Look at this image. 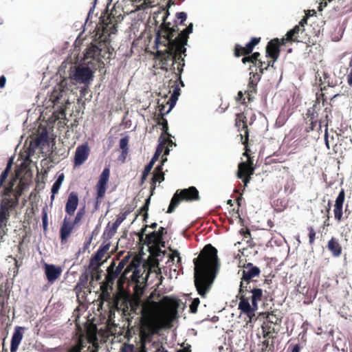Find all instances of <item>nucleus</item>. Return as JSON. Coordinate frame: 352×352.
Masks as SVG:
<instances>
[{
    "label": "nucleus",
    "instance_id": "4468645a",
    "mask_svg": "<svg viewBox=\"0 0 352 352\" xmlns=\"http://www.w3.org/2000/svg\"><path fill=\"white\" fill-rule=\"evenodd\" d=\"M246 116L243 113L236 115L235 126L239 131H244V134H241V140L244 146L247 147V142L249 140V130L247 125Z\"/></svg>",
    "mask_w": 352,
    "mask_h": 352
},
{
    "label": "nucleus",
    "instance_id": "338daca9",
    "mask_svg": "<svg viewBox=\"0 0 352 352\" xmlns=\"http://www.w3.org/2000/svg\"><path fill=\"white\" fill-rule=\"evenodd\" d=\"M92 267V270H93V272L91 273V278L92 279H96V280H98L100 279V272H99V269L96 270L94 269V267Z\"/></svg>",
    "mask_w": 352,
    "mask_h": 352
},
{
    "label": "nucleus",
    "instance_id": "f03ea898",
    "mask_svg": "<svg viewBox=\"0 0 352 352\" xmlns=\"http://www.w3.org/2000/svg\"><path fill=\"white\" fill-rule=\"evenodd\" d=\"M162 23L158 30L155 44L157 48L156 58L160 60L161 68L166 71L173 70L182 87L184 86L181 78V74L184 66V58L182 54L186 56L188 35L192 32V23L182 30L173 38L175 34L179 30L177 25L170 27V23L166 22L169 15L168 10H164L162 12Z\"/></svg>",
    "mask_w": 352,
    "mask_h": 352
},
{
    "label": "nucleus",
    "instance_id": "69168bd1",
    "mask_svg": "<svg viewBox=\"0 0 352 352\" xmlns=\"http://www.w3.org/2000/svg\"><path fill=\"white\" fill-rule=\"evenodd\" d=\"M132 269L133 267L131 265H127L125 270H124L123 273L121 274V277L119 279V281H120L122 278H126L128 273L130 272L132 270Z\"/></svg>",
    "mask_w": 352,
    "mask_h": 352
},
{
    "label": "nucleus",
    "instance_id": "a19ab883",
    "mask_svg": "<svg viewBox=\"0 0 352 352\" xmlns=\"http://www.w3.org/2000/svg\"><path fill=\"white\" fill-rule=\"evenodd\" d=\"M85 214V207H82V208H80L78 210V212H77V213H76V216L74 217V219L72 221L73 223H76V225L78 224L81 221V220L83 218Z\"/></svg>",
    "mask_w": 352,
    "mask_h": 352
},
{
    "label": "nucleus",
    "instance_id": "c85d7f7f",
    "mask_svg": "<svg viewBox=\"0 0 352 352\" xmlns=\"http://www.w3.org/2000/svg\"><path fill=\"white\" fill-rule=\"evenodd\" d=\"M89 274L87 272L82 273L80 275L78 282L74 287V291L77 296L79 295V294L82 291V289H89Z\"/></svg>",
    "mask_w": 352,
    "mask_h": 352
},
{
    "label": "nucleus",
    "instance_id": "7c9ffc66",
    "mask_svg": "<svg viewBox=\"0 0 352 352\" xmlns=\"http://www.w3.org/2000/svg\"><path fill=\"white\" fill-rule=\"evenodd\" d=\"M282 318L283 316L281 312L279 310L276 309L267 314L264 322H269L270 325L274 324L280 326Z\"/></svg>",
    "mask_w": 352,
    "mask_h": 352
},
{
    "label": "nucleus",
    "instance_id": "79ce46f5",
    "mask_svg": "<svg viewBox=\"0 0 352 352\" xmlns=\"http://www.w3.org/2000/svg\"><path fill=\"white\" fill-rule=\"evenodd\" d=\"M344 199H345V192H344V190L343 188H342L341 190L340 191L338 197H336L334 205L343 206Z\"/></svg>",
    "mask_w": 352,
    "mask_h": 352
},
{
    "label": "nucleus",
    "instance_id": "2f4dec72",
    "mask_svg": "<svg viewBox=\"0 0 352 352\" xmlns=\"http://www.w3.org/2000/svg\"><path fill=\"white\" fill-rule=\"evenodd\" d=\"M171 136H168L167 135H164V133H162L159 138V144H163V149H164V155H168L170 152L169 146H176V144L174 143L170 140Z\"/></svg>",
    "mask_w": 352,
    "mask_h": 352
},
{
    "label": "nucleus",
    "instance_id": "58836bf2",
    "mask_svg": "<svg viewBox=\"0 0 352 352\" xmlns=\"http://www.w3.org/2000/svg\"><path fill=\"white\" fill-rule=\"evenodd\" d=\"M295 190V183L292 178H289L287 179L285 185H284V190L285 193L290 195Z\"/></svg>",
    "mask_w": 352,
    "mask_h": 352
},
{
    "label": "nucleus",
    "instance_id": "f3484780",
    "mask_svg": "<svg viewBox=\"0 0 352 352\" xmlns=\"http://www.w3.org/2000/svg\"><path fill=\"white\" fill-rule=\"evenodd\" d=\"M76 223H73V221L69 217H65L63 223L60 228V239L61 243H65L67 241L68 238L70 236Z\"/></svg>",
    "mask_w": 352,
    "mask_h": 352
},
{
    "label": "nucleus",
    "instance_id": "37998d69",
    "mask_svg": "<svg viewBox=\"0 0 352 352\" xmlns=\"http://www.w3.org/2000/svg\"><path fill=\"white\" fill-rule=\"evenodd\" d=\"M129 138L126 135L120 140L119 146L121 150H129Z\"/></svg>",
    "mask_w": 352,
    "mask_h": 352
},
{
    "label": "nucleus",
    "instance_id": "c03bdc74",
    "mask_svg": "<svg viewBox=\"0 0 352 352\" xmlns=\"http://www.w3.org/2000/svg\"><path fill=\"white\" fill-rule=\"evenodd\" d=\"M11 164H12V161L10 160L8 162L6 168L1 174V176H0V185H2L3 183L5 182V180L6 179L8 175V172H9V169H10V167Z\"/></svg>",
    "mask_w": 352,
    "mask_h": 352
},
{
    "label": "nucleus",
    "instance_id": "f8f14e48",
    "mask_svg": "<svg viewBox=\"0 0 352 352\" xmlns=\"http://www.w3.org/2000/svg\"><path fill=\"white\" fill-rule=\"evenodd\" d=\"M109 176H110L109 168H104L102 173L100 175L98 182L96 184L97 197H96V209H97L98 205L100 202V199H102L105 195Z\"/></svg>",
    "mask_w": 352,
    "mask_h": 352
},
{
    "label": "nucleus",
    "instance_id": "774afa93",
    "mask_svg": "<svg viewBox=\"0 0 352 352\" xmlns=\"http://www.w3.org/2000/svg\"><path fill=\"white\" fill-rule=\"evenodd\" d=\"M158 236L160 238L162 241H163V236L165 235L167 232L166 229L164 227H160L158 230V231H156Z\"/></svg>",
    "mask_w": 352,
    "mask_h": 352
},
{
    "label": "nucleus",
    "instance_id": "4d7b16f0",
    "mask_svg": "<svg viewBox=\"0 0 352 352\" xmlns=\"http://www.w3.org/2000/svg\"><path fill=\"white\" fill-rule=\"evenodd\" d=\"M347 82L352 86V56L349 62V72L347 74Z\"/></svg>",
    "mask_w": 352,
    "mask_h": 352
},
{
    "label": "nucleus",
    "instance_id": "bf43d9fd",
    "mask_svg": "<svg viewBox=\"0 0 352 352\" xmlns=\"http://www.w3.org/2000/svg\"><path fill=\"white\" fill-rule=\"evenodd\" d=\"M176 17L178 20H180V24H183L187 18V14L184 12H177Z\"/></svg>",
    "mask_w": 352,
    "mask_h": 352
},
{
    "label": "nucleus",
    "instance_id": "de8ad7c7",
    "mask_svg": "<svg viewBox=\"0 0 352 352\" xmlns=\"http://www.w3.org/2000/svg\"><path fill=\"white\" fill-rule=\"evenodd\" d=\"M330 210H331V201H329L327 204V206H326V209H325V212H326V219L324 220V223H323V226L324 227H328L330 226V223H329V213H330Z\"/></svg>",
    "mask_w": 352,
    "mask_h": 352
},
{
    "label": "nucleus",
    "instance_id": "9b49d317",
    "mask_svg": "<svg viewBox=\"0 0 352 352\" xmlns=\"http://www.w3.org/2000/svg\"><path fill=\"white\" fill-rule=\"evenodd\" d=\"M128 263V258H124L122 259L118 266H116V263L113 261L111 262L110 265L107 269V275L105 276L106 280H107V283L110 284H114L115 280L119 276V275L121 274V272L125 265H126Z\"/></svg>",
    "mask_w": 352,
    "mask_h": 352
},
{
    "label": "nucleus",
    "instance_id": "6e6552de",
    "mask_svg": "<svg viewBox=\"0 0 352 352\" xmlns=\"http://www.w3.org/2000/svg\"><path fill=\"white\" fill-rule=\"evenodd\" d=\"M261 37H252L251 40L245 45L242 46L240 44H235L234 47V56L236 58L243 56L242 63L246 64L247 63H252L250 55L254 49L255 46L261 42Z\"/></svg>",
    "mask_w": 352,
    "mask_h": 352
},
{
    "label": "nucleus",
    "instance_id": "6e6d98bb",
    "mask_svg": "<svg viewBox=\"0 0 352 352\" xmlns=\"http://www.w3.org/2000/svg\"><path fill=\"white\" fill-rule=\"evenodd\" d=\"M42 222H43V230H44V231H46L47 230L48 223H47V214L45 211H43V214H42Z\"/></svg>",
    "mask_w": 352,
    "mask_h": 352
},
{
    "label": "nucleus",
    "instance_id": "c9c22d12",
    "mask_svg": "<svg viewBox=\"0 0 352 352\" xmlns=\"http://www.w3.org/2000/svg\"><path fill=\"white\" fill-rule=\"evenodd\" d=\"M104 254L98 250L96 254L91 257L90 261V266L94 267V269L97 270L100 269L102 263L100 262Z\"/></svg>",
    "mask_w": 352,
    "mask_h": 352
},
{
    "label": "nucleus",
    "instance_id": "b1692460",
    "mask_svg": "<svg viewBox=\"0 0 352 352\" xmlns=\"http://www.w3.org/2000/svg\"><path fill=\"white\" fill-rule=\"evenodd\" d=\"M23 327H16L11 339L10 352H16L23 339Z\"/></svg>",
    "mask_w": 352,
    "mask_h": 352
},
{
    "label": "nucleus",
    "instance_id": "ea45409f",
    "mask_svg": "<svg viewBox=\"0 0 352 352\" xmlns=\"http://www.w3.org/2000/svg\"><path fill=\"white\" fill-rule=\"evenodd\" d=\"M333 214L335 219L340 223L343 217V206L334 205Z\"/></svg>",
    "mask_w": 352,
    "mask_h": 352
},
{
    "label": "nucleus",
    "instance_id": "7ed1b4c3",
    "mask_svg": "<svg viewBox=\"0 0 352 352\" xmlns=\"http://www.w3.org/2000/svg\"><path fill=\"white\" fill-rule=\"evenodd\" d=\"M260 274L261 270L258 267L252 263L245 264L236 296L239 300L238 309L240 314L245 315L250 322L256 318L255 312L258 309V302L265 299L263 289L256 285V280L254 279L258 277Z\"/></svg>",
    "mask_w": 352,
    "mask_h": 352
},
{
    "label": "nucleus",
    "instance_id": "864d4df0",
    "mask_svg": "<svg viewBox=\"0 0 352 352\" xmlns=\"http://www.w3.org/2000/svg\"><path fill=\"white\" fill-rule=\"evenodd\" d=\"M151 346L155 349L153 352H168L158 342H153Z\"/></svg>",
    "mask_w": 352,
    "mask_h": 352
},
{
    "label": "nucleus",
    "instance_id": "5701e85b",
    "mask_svg": "<svg viewBox=\"0 0 352 352\" xmlns=\"http://www.w3.org/2000/svg\"><path fill=\"white\" fill-rule=\"evenodd\" d=\"M79 198L78 195L76 192H71L69 194L67 200L65 204V210L67 214L72 216L74 214L78 206Z\"/></svg>",
    "mask_w": 352,
    "mask_h": 352
},
{
    "label": "nucleus",
    "instance_id": "72a5a7b5",
    "mask_svg": "<svg viewBox=\"0 0 352 352\" xmlns=\"http://www.w3.org/2000/svg\"><path fill=\"white\" fill-rule=\"evenodd\" d=\"M145 243L148 245H158L162 243V246L164 247V242L162 241L160 238L158 236L156 231H153L145 236Z\"/></svg>",
    "mask_w": 352,
    "mask_h": 352
},
{
    "label": "nucleus",
    "instance_id": "6ab92c4d",
    "mask_svg": "<svg viewBox=\"0 0 352 352\" xmlns=\"http://www.w3.org/2000/svg\"><path fill=\"white\" fill-rule=\"evenodd\" d=\"M45 274L49 283H53L57 280L62 273V269L59 266L53 264H44Z\"/></svg>",
    "mask_w": 352,
    "mask_h": 352
},
{
    "label": "nucleus",
    "instance_id": "a211bd4d",
    "mask_svg": "<svg viewBox=\"0 0 352 352\" xmlns=\"http://www.w3.org/2000/svg\"><path fill=\"white\" fill-rule=\"evenodd\" d=\"M89 155V148L87 144H83L76 148L74 155V166L82 165L88 158Z\"/></svg>",
    "mask_w": 352,
    "mask_h": 352
},
{
    "label": "nucleus",
    "instance_id": "e433bc0d",
    "mask_svg": "<svg viewBox=\"0 0 352 352\" xmlns=\"http://www.w3.org/2000/svg\"><path fill=\"white\" fill-rule=\"evenodd\" d=\"M321 84L320 85H323L321 87V91H324L326 89V86L330 87H334L336 85V82L333 78L330 77L329 75L324 73L323 75V79H320Z\"/></svg>",
    "mask_w": 352,
    "mask_h": 352
},
{
    "label": "nucleus",
    "instance_id": "8fccbe9b",
    "mask_svg": "<svg viewBox=\"0 0 352 352\" xmlns=\"http://www.w3.org/2000/svg\"><path fill=\"white\" fill-rule=\"evenodd\" d=\"M163 151H164L163 149V144H159L151 160H153V162H155V161L157 160L159 156L162 154Z\"/></svg>",
    "mask_w": 352,
    "mask_h": 352
},
{
    "label": "nucleus",
    "instance_id": "ddd939ff",
    "mask_svg": "<svg viewBox=\"0 0 352 352\" xmlns=\"http://www.w3.org/2000/svg\"><path fill=\"white\" fill-rule=\"evenodd\" d=\"M305 32L299 25H296L293 29L290 30L285 34V38L279 39V47L283 45L287 41L289 42H303L305 38V35H302Z\"/></svg>",
    "mask_w": 352,
    "mask_h": 352
},
{
    "label": "nucleus",
    "instance_id": "603ef678",
    "mask_svg": "<svg viewBox=\"0 0 352 352\" xmlns=\"http://www.w3.org/2000/svg\"><path fill=\"white\" fill-rule=\"evenodd\" d=\"M61 184L59 183V182H55L54 184L52 185L51 192H52V196L51 199H54V195L58 193L60 188Z\"/></svg>",
    "mask_w": 352,
    "mask_h": 352
},
{
    "label": "nucleus",
    "instance_id": "bb28decb",
    "mask_svg": "<svg viewBox=\"0 0 352 352\" xmlns=\"http://www.w3.org/2000/svg\"><path fill=\"white\" fill-rule=\"evenodd\" d=\"M327 248L334 257H339L342 254V248L338 239L332 237L327 243Z\"/></svg>",
    "mask_w": 352,
    "mask_h": 352
},
{
    "label": "nucleus",
    "instance_id": "412c9836",
    "mask_svg": "<svg viewBox=\"0 0 352 352\" xmlns=\"http://www.w3.org/2000/svg\"><path fill=\"white\" fill-rule=\"evenodd\" d=\"M279 38L272 39L266 46V56L272 59L278 60L280 56Z\"/></svg>",
    "mask_w": 352,
    "mask_h": 352
},
{
    "label": "nucleus",
    "instance_id": "4be33fe9",
    "mask_svg": "<svg viewBox=\"0 0 352 352\" xmlns=\"http://www.w3.org/2000/svg\"><path fill=\"white\" fill-rule=\"evenodd\" d=\"M250 75V77L248 85V90L245 91L249 101L252 100V95L256 92L257 84L261 78V74H258L256 72H251Z\"/></svg>",
    "mask_w": 352,
    "mask_h": 352
},
{
    "label": "nucleus",
    "instance_id": "9d476101",
    "mask_svg": "<svg viewBox=\"0 0 352 352\" xmlns=\"http://www.w3.org/2000/svg\"><path fill=\"white\" fill-rule=\"evenodd\" d=\"M112 302V305H110V311H122V314L125 317L129 315L130 297L120 293H116L113 295Z\"/></svg>",
    "mask_w": 352,
    "mask_h": 352
},
{
    "label": "nucleus",
    "instance_id": "052dcab7",
    "mask_svg": "<svg viewBox=\"0 0 352 352\" xmlns=\"http://www.w3.org/2000/svg\"><path fill=\"white\" fill-rule=\"evenodd\" d=\"M111 244L109 242L107 243L106 244H103L98 249L99 251L102 252L104 255L108 252L109 248H110Z\"/></svg>",
    "mask_w": 352,
    "mask_h": 352
},
{
    "label": "nucleus",
    "instance_id": "1a4fd4ad",
    "mask_svg": "<svg viewBox=\"0 0 352 352\" xmlns=\"http://www.w3.org/2000/svg\"><path fill=\"white\" fill-rule=\"evenodd\" d=\"M327 122L325 123V133H324V142L326 146L328 149H330L331 146L332 147L335 153H338L341 152L338 146V144L342 138H344L342 134V129H338L339 132L337 131L331 130V132L333 133L331 136L328 132V124H329V115H326Z\"/></svg>",
    "mask_w": 352,
    "mask_h": 352
},
{
    "label": "nucleus",
    "instance_id": "13d9d810",
    "mask_svg": "<svg viewBox=\"0 0 352 352\" xmlns=\"http://www.w3.org/2000/svg\"><path fill=\"white\" fill-rule=\"evenodd\" d=\"M151 170V169L148 168V167H146V166L144 167V169L142 172V177H141V183L142 184H143L146 181Z\"/></svg>",
    "mask_w": 352,
    "mask_h": 352
},
{
    "label": "nucleus",
    "instance_id": "a18cd8bd",
    "mask_svg": "<svg viewBox=\"0 0 352 352\" xmlns=\"http://www.w3.org/2000/svg\"><path fill=\"white\" fill-rule=\"evenodd\" d=\"M250 150L248 146V142H247V147L245 146V152L243 155L247 157L248 160L245 162L250 166L254 167L253 159L250 155Z\"/></svg>",
    "mask_w": 352,
    "mask_h": 352
},
{
    "label": "nucleus",
    "instance_id": "e2e57ef3",
    "mask_svg": "<svg viewBox=\"0 0 352 352\" xmlns=\"http://www.w3.org/2000/svg\"><path fill=\"white\" fill-rule=\"evenodd\" d=\"M260 56H261V54L259 52H258L252 53V54L250 55V57H251V59H252V63L253 65L256 64L257 63V61H258L260 60L259 59Z\"/></svg>",
    "mask_w": 352,
    "mask_h": 352
},
{
    "label": "nucleus",
    "instance_id": "39448f33",
    "mask_svg": "<svg viewBox=\"0 0 352 352\" xmlns=\"http://www.w3.org/2000/svg\"><path fill=\"white\" fill-rule=\"evenodd\" d=\"M96 36L99 40L100 47L93 44L88 47L84 54L85 60L89 58L95 59L98 56L101 51L107 48L111 34L117 32V21L112 12L110 14L104 13L103 16L100 17V21L96 25Z\"/></svg>",
    "mask_w": 352,
    "mask_h": 352
},
{
    "label": "nucleus",
    "instance_id": "680f3d73",
    "mask_svg": "<svg viewBox=\"0 0 352 352\" xmlns=\"http://www.w3.org/2000/svg\"><path fill=\"white\" fill-rule=\"evenodd\" d=\"M111 244L109 242L107 243L106 244H103L98 249L99 251L102 252L104 255L108 252L109 248H110Z\"/></svg>",
    "mask_w": 352,
    "mask_h": 352
},
{
    "label": "nucleus",
    "instance_id": "0e129e2a",
    "mask_svg": "<svg viewBox=\"0 0 352 352\" xmlns=\"http://www.w3.org/2000/svg\"><path fill=\"white\" fill-rule=\"evenodd\" d=\"M149 204H150V197H148L146 199L144 206L140 208V212H144V213L148 212Z\"/></svg>",
    "mask_w": 352,
    "mask_h": 352
},
{
    "label": "nucleus",
    "instance_id": "2eb2a0df",
    "mask_svg": "<svg viewBox=\"0 0 352 352\" xmlns=\"http://www.w3.org/2000/svg\"><path fill=\"white\" fill-rule=\"evenodd\" d=\"M70 76L78 83H87L92 78L93 72L89 67H79L72 74H70Z\"/></svg>",
    "mask_w": 352,
    "mask_h": 352
},
{
    "label": "nucleus",
    "instance_id": "393cba45",
    "mask_svg": "<svg viewBox=\"0 0 352 352\" xmlns=\"http://www.w3.org/2000/svg\"><path fill=\"white\" fill-rule=\"evenodd\" d=\"M170 111L168 109L165 111V106L161 105L160 108V114L157 118V123L158 125L162 126V133L164 135H167L168 136H171V135L168 133V122L166 118H164V115L169 113Z\"/></svg>",
    "mask_w": 352,
    "mask_h": 352
},
{
    "label": "nucleus",
    "instance_id": "5fc2aeb1",
    "mask_svg": "<svg viewBox=\"0 0 352 352\" xmlns=\"http://www.w3.org/2000/svg\"><path fill=\"white\" fill-rule=\"evenodd\" d=\"M255 67L258 69V74H261V76L263 74L265 69V66L266 65L265 62L262 61L261 59L257 61L256 64H254Z\"/></svg>",
    "mask_w": 352,
    "mask_h": 352
},
{
    "label": "nucleus",
    "instance_id": "20e7f679",
    "mask_svg": "<svg viewBox=\"0 0 352 352\" xmlns=\"http://www.w3.org/2000/svg\"><path fill=\"white\" fill-rule=\"evenodd\" d=\"M193 263L195 288L201 297L206 298L219 270L217 250L211 244L206 245L199 256L194 258Z\"/></svg>",
    "mask_w": 352,
    "mask_h": 352
},
{
    "label": "nucleus",
    "instance_id": "423d86ee",
    "mask_svg": "<svg viewBox=\"0 0 352 352\" xmlns=\"http://www.w3.org/2000/svg\"><path fill=\"white\" fill-rule=\"evenodd\" d=\"M70 90L67 87V83L65 80L54 87L53 91L50 95V100L61 113H64L67 109V105L69 104V94Z\"/></svg>",
    "mask_w": 352,
    "mask_h": 352
},
{
    "label": "nucleus",
    "instance_id": "3c124183",
    "mask_svg": "<svg viewBox=\"0 0 352 352\" xmlns=\"http://www.w3.org/2000/svg\"><path fill=\"white\" fill-rule=\"evenodd\" d=\"M303 348L304 344L302 343H297L295 344H291L289 346L288 350L291 349V352H300Z\"/></svg>",
    "mask_w": 352,
    "mask_h": 352
},
{
    "label": "nucleus",
    "instance_id": "49530a36",
    "mask_svg": "<svg viewBox=\"0 0 352 352\" xmlns=\"http://www.w3.org/2000/svg\"><path fill=\"white\" fill-rule=\"evenodd\" d=\"M200 303V300L198 298H194L190 305V311L192 314H196L197 312V307Z\"/></svg>",
    "mask_w": 352,
    "mask_h": 352
},
{
    "label": "nucleus",
    "instance_id": "aec40b11",
    "mask_svg": "<svg viewBox=\"0 0 352 352\" xmlns=\"http://www.w3.org/2000/svg\"><path fill=\"white\" fill-rule=\"evenodd\" d=\"M113 285V284L107 283V280H104L100 285L101 293L99 296V298L101 300V303H103L104 302H107L109 309L110 305H111L113 303L112 301L113 300V295L111 296L109 290L112 289Z\"/></svg>",
    "mask_w": 352,
    "mask_h": 352
},
{
    "label": "nucleus",
    "instance_id": "0eeeda50",
    "mask_svg": "<svg viewBox=\"0 0 352 352\" xmlns=\"http://www.w3.org/2000/svg\"><path fill=\"white\" fill-rule=\"evenodd\" d=\"M199 199L200 197L199 191L195 186H190L188 188L182 190H177L170 200V203L166 212H173L182 201H194Z\"/></svg>",
    "mask_w": 352,
    "mask_h": 352
},
{
    "label": "nucleus",
    "instance_id": "473e14b6",
    "mask_svg": "<svg viewBox=\"0 0 352 352\" xmlns=\"http://www.w3.org/2000/svg\"><path fill=\"white\" fill-rule=\"evenodd\" d=\"M310 121L309 126L307 127V131L309 132L310 131H321L322 130V124H324L325 125V123L327 122V118H325V120H320L319 123H318V120L314 116V113H311L310 115V118L309 120Z\"/></svg>",
    "mask_w": 352,
    "mask_h": 352
},
{
    "label": "nucleus",
    "instance_id": "a878e982",
    "mask_svg": "<svg viewBox=\"0 0 352 352\" xmlns=\"http://www.w3.org/2000/svg\"><path fill=\"white\" fill-rule=\"evenodd\" d=\"M279 327L280 326L274 324L270 325L269 322H263L261 326L263 337L271 336L277 338L279 331Z\"/></svg>",
    "mask_w": 352,
    "mask_h": 352
},
{
    "label": "nucleus",
    "instance_id": "cd10ccee",
    "mask_svg": "<svg viewBox=\"0 0 352 352\" xmlns=\"http://www.w3.org/2000/svg\"><path fill=\"white\" fill-rule=\"evenodd\" d=\"M263 340L261 342V352H274L275 342L277 338L275 337H263Z\"/></svg>",
    "mask_w": 352,
    "mask_h": 352
},
{
    "label": "nucleus",
    "instance_id": "09e8293b",
    "mask_svg": "<svg viewBox=\"0 0 352 352\" xmlns=\"http://www.w3.org/2000/svg\"><path fill=\"white\" fill-rule=\"evenodd\" d=\"M309 230V242L310 245H313L316 239V232L313 227L310 226L308 228Z\"/></svg>",
    "mask_w": 352,
    "mask_h": 352
},
{
    "label": "nucleus",
    "instance_id": "c756f323",
    "mask_svg": "<svg viewBox=\"0 0 352 352\" xmlns=\"http://www.w3.org/2000/svg\"><path fill=\"white\" fill-rule=\"evenodd\" d=\"M164 180V174L162 172V164L157 166L153 173L152 182H151V195L155 188V184L157 182H162Z\"/></svg>",
    "mask_w": 352,
    "mask_h": 352
},
{
    "label": "nucleus",
    "instance_id": "f257e3e1",
    "mask_svg": "<svg viewBox=\"0 0 352 352\" xmlns=\"http://www.w3.org/2000/svg\"><path fill=\"white\" fill-rule=\"evenodd\" d=\"M160 294L151 292L144 302L140 298H131L129 305V315L141 314L140 324V339L142 348L152 341L154 335L166 328L177 314L179 305L177 299L165 296L160 301Z\"/></svg>",
    "mask_w": 352,
    "mask_h": 352
},
{
    "label": "nucleus",
    "instance_id": "dca6fc26",
    "mask_svg": "<svg viewBox=\"0 0 352 352\" xmlns=\"http://www.w3.org/2000/svg\"><path fill=\"white\" fill-rule=\"evenodd\" d=\"M254 167L250 166L246 162H241L238 165L237 177L242 179L244 186H247L250 182L252 175L254 173Z\"/></svg>",
    "mask_w": 352,
    "mask_h": 352
},
{
    "label": "nucleus",
    "instance_id": "f704fd0d",
    "mask_svg": "<svg viewBox=\"0 0 352 352\" xmlns=\"http://www.w3.org/2000/svg\"><path fill=\"white\" fill-rule=\"evenodd\" d=\"M171 87H173V94L170 96V102H167V104H169L168 111H170L174 107L179 96L180 95V89L178 85H177V81H175Z\"/></svg>",
    "mask_w": 352,
    "mask_h": 352
},
{
    "label": "nucleus",
    "instance_id": "4c0bfd02",
    "mask_svg": "<svg viewBox=\"0 0 352 352\" xmlns=\"http://www.w3.org/2000/svg\"><path fill=\"white\" fill-rule=\"evenodd\" d=\"M118 227L119 226L115 222L113 223L111 226L110 223H108L106 230L104 232V236H106L107 240L111 239L114 236V234L117 232Z\"/></svg>",
    "mask_w": 352,
    "mask_h": 352
}]
</instances>
